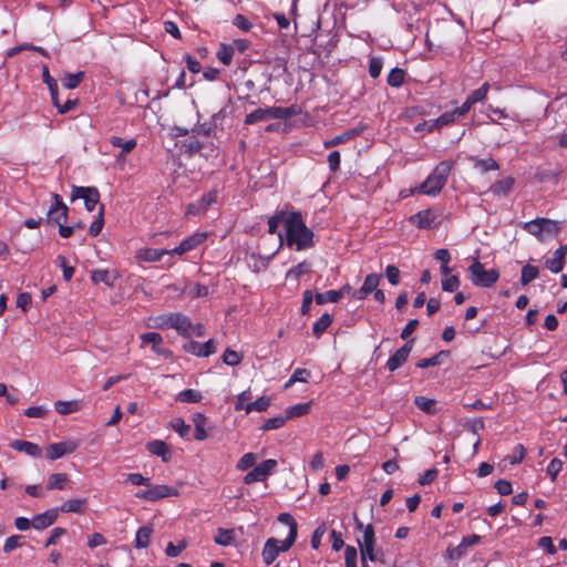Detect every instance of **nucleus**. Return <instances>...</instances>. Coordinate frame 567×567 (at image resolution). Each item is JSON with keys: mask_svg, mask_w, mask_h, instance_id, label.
Listing matches in <instances>:
<instances>
[{"mask_svg": "<svg viewBox=\"0 0 567 567\" xmlns=\"http://www.w3.org/2000/svg\"><path fill=\"white\" fill-rule=\"evenodd\" d=\"M358 551L353 546H346L344 548V563L346 567H357Z\"/></svg>", "mask_w": 567, "mask_h": 567, "instance_id": "nucleus-63", "label": "nucleus"}, {"mask_svg": "<svg viewBox=\"0 0 567 567\" xmlns=\"http://www.w3.org/2000/svg\"><path fill=\"white\" fill-rule=\"evenodd\" d=\"M277 519L279 523H282L289 527V533H292V530H295L293 533L298 535V524L291 514L280 513Z\"/></svg>", "mask_w": 567, "mask_h": 567, "instance_id": "nucleus-62", "label": "nucleus"}, {"mask_svg": "<svg viewBox=\"0 0 567 567\" xmlns=\"http://www.w3.org/2000/svg\"><path fill=\"white\" fill-rule=\"evenodd\" d=\"M287 417L278 415L270 419H267L264 424L261 425L260 430L262 432L271 431V430H278L286 424Z\"/></svg>", "mask_w": 567, "mask_h": 567, "instance_id": "nucleus-55", "label": "nucleus"}, {"mask_svg": "<svg viewBox=\"0 0 567 567\" xmlns=\"http://www.w3.org/2000/svg\"><path fill=\"white\" fill-rule=\"evenodd\" d=\"M151 491V502H156L165 497H177L179 492L173 486L165 484L148 486Z\"/></svg>", "mask_w": 567, "mask_h": 567, "instance_id": "nucleus-24", "label": "nucleus"}, {"mask_svg": "<svg viewBox=\"0 0 567 567\" xmlns=\"http://www.w3.org/2000/svg\"><path fill=\"white\" fill-rule=\"evenodd\" d=\"M538 275H539L538 267L527 264L522 268L520 284L523 286H526L529 282H532L533 280H535L538 277Z\"/></svg>", "mask_w": 567, "mask_h": 567, "instance_id": "nucleus-44", "label": "nucleus"}, {"mask_svg": "<svg viewBox=\"0 0 567 567\" xmlns=\"http://www.w3.org/2000/svg\"><path fill=\"white\" fill-rule=\"evenodd\" d=\"M10 447L24 453L27 455H30L32 457H40L41 456V449L38 444L29 441L23 440H13L10 442Z\"/></svg>", "mask_w": 567, "mask_h": 567, "instance_id": "nucleus-22", "label": "nucleus"}, {"mask_svg": "<svg viewBox=\"0 0 567 567\" xmlns=\"http://www.w3.org/2000/svg\"><path fill=\"white\" fill-rule=\"evenodd\" d=\"M472 282L477 287H492L499 278L497 269L484 268V265L475 259L474 262L468 267Z\"/></svg>", "mask_w": 567, "mask_h": 567, "instance_id": "nucleus-5", "label": "nucleus"}, {"mask_svg": "<svg viewBox=\"0 0 567 567\" xmlns=\"http://www.w3.org/2000/svg\"><path fill=\"white\" fill-rule=\"evenodd\" d=\"M481 542V536L472 534L462 538L461 543L455 547H447L446 558L457 560L466 554L468 547L477 545Z\"/></svg>", "mask_w": 567, "mask_h": 567, "instance_id": "nucleus-11", "label": "nucleus"}, {"mask_svg": "<svg viewBox=\"0 0 567 567\" xmlns=\"http://www.w3.org/2000/svg\"><path fill=\"white\" fill-rule=\"evenodd\" d=\"M563 461L559 458H553L547 466V474L550 476V480L554 482L557 478V475L563 468Z\"/></svg>", "mask_w": 567, "mask_h": 567, "instance_id": "nucleus-64", "label": "nucleus"}, {"mask_svg": "<svg viewBox=\"0 0 567 567\" xmlns=\"http://www.w3.org/2000/svg\"><path fill=\"white\" fill-rule=\"evenodd\" d=\"M78 449V444L72 441L52 443L47 449V457L51 461L58 460L65 454L73 453Z\"/></svg>", "mask_w": 567, "mask_h": 567, "instance_id": "nucleus-16", "label": "nucleus"}, {"mask_svg": "<svg viewBox=\"0 0 567 567\" xmlns=\"http://www.w3.org/2000/svg\"><path fill=\"white\" fill-rule=\"evenodd\" d=\"M310 410V402L288 406L285 417L287 420L306 415Z\"/></svg>", "mask_w": 567, "mask_h": 567, "instance_id": "nucleus-43", "label": "nucleus"}, {"mask_svg": "<svg viewBox=\"0 0 567 567\" xmlns=\"http://www.w3.org/2000/svg\"><path fill=\"white\" fill-rule=\"evenodd\" d=\"M288 213L285 210H278L274 216L268 219V233L270 235L277 234L278 227L281 223L285 224V219Z\"/></svg>", "mask_w": 567, "mask_h": 567, "instance_id": "nucleus-49", "label": "nucleus"}, {"mask_svg": "<svg viewBox=\"0 0 567 567\" xmlns=\"http://www.w3.org/2000/svg\"><path fill=\"white\" fill-rule=\"evenodd\" d=\"M202 394L199 391L194 389H186L181 391L177 394V401L179 402H187V403H197L202 400Z\"/></svg>", "mask_w": 567, "mask_h": 567, "instance_id": "nucleus-47", "label": "nucleus"}, {"mask_svg": "<svg viewBox=\"0 0 567 567\" xmlns=\"http://www.w3.org/2000/svg\"><path fill=\"white\" fill-rule=\"evenodd\" d=\"M310 371L307 369L298 368L290 375L289 380L286 382L285 388H290L296 382H307L310 377Z\"/></svg>", "mask_w": 567, "mask_h": 567, "instance_id": "nucleus-52", "label": "nucleus"}, {"mask_svg": "<svg viewBox=\"0 0 567 567\" xmlns=\"http://www.w3.org/2000/svg\"><path fill=\"white\" fill-rule=\"evenodd\" d=\"M214 540L217 545L229 546L234 542V532L231 529L218 528Z\"/></svg>", "mask_w": 567, "mask_h": 567, "instance_id": "nucleus-50", "label": "nucleus"}, {"mask_svg": "<svg viewBox=\"0 0 567 567\" xmlns=\"http://www.w3.org/2000/svg\"><path fill=\"white\" fill-rule=\"evenodd\" d=\"M298 114V110L295 105L289 107H280V106H268V107H259L245 116L244 124L245 125H254L259 122H265L268 120H287Z\"/></svg>", "mask_w": 567, "mask_h": 567, "instance_id": "nucleus-3", "label": "nucleus"}, {"mask_svg": "<svg viewBox=\"0 0 567 567\" xmlns=\"http://www.w3.org/2000/svg\"><path fill=\"white\" fill-rule=\"evenodd\" d=\"M58 516H59V509L50 508L41 514L35 515L32 518V527L38 530L44 529V528L53 525L56 522Z\"/></svg>", "mask_w": 567, "mask_h": 567, "instance_id": "nucleus-18", "label": "nucleus"}, {"mask_svg": "<svg viewBox=\"0 0 567 567\" xmlns=\"http://www.w3.org/2000/svg\"><path fill=\"white\" fill-rule=\"evenodd\" d=\"M405 71L400 68H393L386 78V83L392 87H400L405 80Z\"/></svg>", "mask_w": 567, "mask_h": 567, "instance_id": "nucleus-39", "label": "nucleus"}, {"mask_svg": "<svg viewBox=\"0 0 567 567\" xmlns=\"http://www.w3.org/2000/svg\"><path fill=\"white\" fill-rule=\"evenodd\" d=\"M91 279L94 284L103 282L109 287L114 285L115 276L106 269H95L92 271Z\"/></svg>", "mask_w": 567, "mask_h": 567, "instance_id": "nucleus-36", "label": "nucleus"}, {"mask_svg": "<svg viewBox=\"0 0 567 567\" xmlns=\"http://www.w3.org/2000/svg\"><path fill=\"white\" fill-rule=\"evenodd\" d=\"M53 198H54V204L51 205V207L48 212L47 221L50 224L60 225V224L66 221L69 208L63 203V199L60 195L54 194Z\"/></svg>", "mask_w": 567, "mask_h": 567, "instance_id": "nucleus-9", "label": "nucleus"}, {"mask_svg": "<svg viewBox=\"0 0 567 567\" xmlns=\"http://www.w3.org/2000/svg\"><path fill=\"white\" fill-rule=\"evenodd\" d=\"M154 327L157 329L173 328L183 337H190L193 328L190 319L181 312H171L154 318Z\"/></svg>", "mask_w": 567, "mask_h": 567, "instance_id": "nucleus-4", "label": "nucleus"}, {"mask_svg": "<svg viewBox=\"0 0 567 567\" xmlns=\"http://www.w3.org/2000/svg\"><path fill=\"white\" fill-rule=\"evenodd\" d=\"M278 463L274 458H268L259 463L244 476V483L249 485L256 482H265L270 476Z\"/></svg>", "mask_w": 567, "mask_h": 567, "instance_id": "nucleus-6", "label": "nucleus"}, {"mask_svg": "<svg viewBox=\"0 0 567 567\" xmlns=\"http://www.w3.org/2000/svg\"><path fill=\"white\" fill-rule=\"evenodd\" d=\"M474 166H475V168L480 169L482 173L499 169L498 163L491 157L489 158H474Z\"/></svg>", "mask_w": 567, "mask_h": 567, "instance_id": "nucleus-48", "label": "nucleus"}, {"mask_svg": "<svg viewBox=\"0 0 567 567\" xmlns=\"http://www.w3.org/2000/svg\"><path fill=\"white\" fill-rule=\"evenodd\" d=\"M341 299V293L337 290H328L326 292H317L315 301L317 305H324L327 302H338Z\"/></svg>", "mask_w": 567, "mask_h": 567, "instance_id": "nucleus-45", "label": "nucleus"}, {"mask_svg": "<svg viewBox=\"0 0 567 567\" xmlns=\"http://www.w3.org/2000/svg\"><path fill=\"white\" fill-rule=\"evenodd\" d=\"M110 143L114 147H120L123 150L124 153H130L136 147V140L131 138L127 141H124L123 138L118 136H112L110 138Z\"/></svg>", "mask_w": 567, "mask_h": 567, "instance_id": "nucleus-51", "label": "nucleus"}, {"mask_svg": "<svg viewBox=\"0 0 567 567\" xmlns=\"http://www.w3.org/2000/svg\"><path fill=\"white\" fill-rule=\"evenodd\" d=\"M410 223L420 229H431L436 225V215L431 209L420 210L410 217Z\"/></svg>", "mask_w": 567, "mask_h": 567, "instance_id": "nucleus-17", "label": "nucleus"}, {"mask_svg": "<svg viewBox=\"0 0 567 567\" xmlns=\"http://www.w3.org/2000/svg\"><path fill=\"white\" fill-rule=\"evenodd\" d=\"M355 527L363 532L362 540H358L359 548H360V554H362V548L364 549L365 536H367V533H368L369 529L371 530V535H372V537H371V548H372V550H377L375 549V533H374L373 526L371 524L364 526L362 522H360L359 519L355 518Z\"/></svg>", "mask_w": 567, "mask_h": 567, "instance_id": "nucleus-38", "label": "nucleus"}, {"mask_svg": "<svg viewBox=\"0 0 567 567\" xmlns=\"http://www.w3.org/2000/svg\"><path fill=\"white\" fill-rule=\"evenodd\" d=\"M22 539H23V536H21V535H13V536L8 537L3 545V551L6 554H9L12 550L21 547L23 544Z\"/></svg>", "mask_w": 567, "mask_h": 567, "instance_id": "nucleus-60", "label": "nucleus"}, {"mask_svg": "<svg viewBox=\"0 0 567 567\" xmlns=\"http://www.w3.org/2000/svg\"><path fill=\"white\" fill-rule=\"evenodd\" d=\"M217 59L224 64L229 65L234 56V48L228 44H220L217 53Z\"/></svg>", "mask_w": 567, "mask_h": 567, "instance_id": "nucleus-54", "label": "nucleus"}, {"mask_svg": "<svg viewBox=\"0 0 567 567\" xmlns=\"http://www.w3.org/2000/svg\"><path fill=\"white\" fill-rule=\"evenodd\" d=\"M68 482V475L64 473H54L49 476L48 489H64Z\"/></svg>", "mask_w": 567, "mask_h": 567, "instance_id": "nucleus-41", "label": "nucleus"}, {"mask_svg": "<svg viewBox=\"0 0 567 567\" xmlns=\"http://www.w3.org/2000/svg\"><path fill=\"white\" fill-rule=\"evenodd\" d=\"M456 115L454 114V111L445 112L442 115H440L437 118L433 120L429 126V132H433L434 130H439L443 126H447L455 122Z\"/></svg>", "mask_w": 567, "mask_h": 567, "instance_id": "nucleus-33", "label": "nucleus"}, {"mask_svg": "<svg viewBox=\"0 0 567 567\" xmlns=\"http://www.w3.org/2000/svg\"><path fill=\"white\" fill-rule=\"evenodd\" d=\"M193 423L195 426L194 437L197 441H204L207 439L206 424L207 417L203 413H195L193 415Z\"/></svg>", "mask_w": 567, "mask_h": 567, "instance_id": "nucleus-26", "label": "nucleus"}, {"mask_svg": "<svg viewBox=\"0 0 567 567\" xmlns=\"http://www.w3.org/2000/svg\"><path fill=\"white\" fill-rule=\"evenodd\" d=\"M270 405V398L268 396H260L254 402L247 403L245 406V412L249 414L252 411L257 412H264L266 411Z\"/></svg>", "mask_w": 567, "mask_h": 567, "instance_id": "nucleus-42", "label": "nucleus"}, {"mask_svg": "<svg viewBox=\"0 0 567 567\" xmlns=\"http://www.w3.org/2000/svg\"><path fill=\"white\" fill-rule=\"evenodd\" d=\"M333 318L329 313H323L312 326V333L316 338H320L331 326Z\"/></svg>", "mask_w": 567, "mask_h": 567, "instance_id": "nucleus-31", "label": "nucleus"}, {"mask_svg": "<svg viewBox=\"0 0 567 567\" xmlns=\"http://www.w3.org/2000/svg\"><path fill=\"white\" fill-rule=\"evenodd\" d=\"M414 404L423 412L427 414H435L436 410V401L423 395H417L414 398Z\"/></svg>", "mask_w": 567, "mask_h": 567, "instance_id": "nucleus-35", "label": "nucleus"}, {"mask_svg": "<svg viewBox=\"0 0 567 567\" xmlns=\"http://www.w3.org/2000/svg\"><path fill=\"white\" fill-rule=\"evenodd\" d=\"M83 199L86 210H94L100 202V192L94 186H73L71 190V200Z\"/></svg>", "mask_w": 567, "mask_h": 567, "instance_id": "nucleus-7", "label": "nucleus"}, {"mask_svg": "<svg viewBox=\"0 0 567 567\" xmlns=\"http://www.w3.org/2000/svg\"><path fill=\"white\" fill-rule=\"evenodd\" d=\"M382 276L379 274H369L365 276L362 287L352 293V297L357 300H364L368 296L378 289Z\"/></svg>", "mask_w": 567, "mask_h": 567, "instance_id": "nucleus-15", "label": "nucleus"}, {"mask_svg": "<svg viewBox=\"0 0 567 567\" xmlns=\"http://www.w3.org/2000/svg\"><path fill=\"white\" fill-rule=\"evenodd\" d=\"M315 234L307 227L302 214L298 210L289 212L285 219V240L289 248L297 251L307 250L315 246Z\"/></svg>", "mask_w": 567, "mask_h": 567, "instance_id": "nucleus-1", "label": "nucleus"}, {"mask_svg": "<svg viewBox=\"0 0 567 567\" xmlns=\"http://www.w3.org/2000/svg\"><path fill=\"white\" fill-rule=\"evenodd\" d=\"M181 148L188 156H193L202 151L203 143H200L195 136H192L189 140L182 143Z\"/></svg>", "mask_w": 567, "mask_h": 567, "instance_id": "nucleus-46", "label": "nucleus"}, {"mask_svg": "<svg viewBox=\"0 0 567 567\" xmlns=\"http://www.w3.org/2000/svg\"><path fill=\"white\" fill-rule=\"evenodd\" d=\"M371 530L369 529L365 536L364 549L362 548L361 555V567H369L368 560L373 563L384 564V553L383 550H372L371 548Z\"/></svg>", "mask_w": 567, "mask_h": 567, "instance_id": "nucleus-14", "label": "nucleus"}, {"mask_svg": "<svg viewBox=\"0 0 567 567\" xmlns=\"http://www.w3.org/2000/svg\"><path fill=\"white\" fill-rule=\"evenodd\" d=\"M184 350L193 355L207 358L216 352V342L214 339H209L205 343L190 340L184 344Z\"/></svg>", "mask_w": 567, "mask_h": 567, "instance_id": "nucleus-12", "label": "nucleus"}, {"mask_svg": "<svg viewBox=\"0 0 567 567\" xmlns=\"http://www.w3.org/2000/svg\"><path fill=\"white\" fill-rule=\"evenodd\" d=\"M243 360V355L231 349H226L223 354V362L227 365L236 367Z\"/></svg>", "mask_w": 567, "mask_h": 567, "instance_id": "nucleus-58", "label": "nucleus"}, {"mask_svg": "<svg viewBox=\"0 0 567 567\" xmlns=\"http://www.w3.org/2000/svg\"><path fill=\"white\" fill-rule=\"evenodd\" d=\"M85 73L83 71H79L76 73H66L62 78V85L68 90H73L80 85L83 81Z\"/></svg>", "mask_w": 567, "mask_h": 567, "instance_id": "nucleus-37", "label": "nucleus"}, {"mask_svg": "<svg viewBox=\"0 0 567 567\" xmlns=\"http://www.w3.org/2000/svg\"><path fill=\"white\" fill-rule=\"evenodd\" d=\"M452 161L440 162L426 179L415 189L416 193L436 196L447 182L449 175L453 168Z\"/></svg>", "mask_w": 567, "mask_h": 567, "instance_id": "nucleus-2", "label": "nucleus"}, {"mask_svg": "<svg viewBox=\"0 0 567 567\" xmlns=\"http://www.w3.org/2000/svg\"><path fill=\"white\" fill-rule=\"evenodd\" d=\"M141 340L143 344H152V349L157 354H164L165 350L161 347L163 343V338L157 332H147L141 336Z\"/></svg>", "mask_w": 567, "mask_h": 567, "instance_id": "nucleus-27", "label": "nucleus"}, {"mask_svg": "<svg viewBox=\"0 0 567 567\" xmlns=\"http://www.w3.org/2000/svg\"><path fill=\"white\" fill-rule=\"evenodd\" d=\"M168 249H158V248H141L136 251V259L143 262H155L159 261L163 256L172 255Z\"/></svg>", "mask_w": 567, "mask_h": 567, "instance_id": "nucleus-20", "label": "nucleus"}, {"mask_svg": "<svg viewBox=\"0 0 567 567\" xmlns=\"http://www.w3.org/2000/svg\"><path fill=\"white\" fill-rule=\"evenodd\" d=\"M217 190H210L204 194L198 200L187 205L186 214L197 216L204 214L213 204L217 202Z\"/></svg>", "mask_w": 567, "mask_h": 567, "instance_id": "nucleus-10", "label": "nucleus"}, {"mask_svg": "<svg viewBox=\"0 0 567 567\" xmlns=\"http://www.w3.org/2000/svg\"><path fill=\"white\" fill-rule=\"evenodd\" d=\"M55 411L61 415L71 414L78 412L81 409V404L76 400L72 401H56L54 403Z\"/></svg>", "mask_w": 567, "mask_h": 567, "instance_id": "nucleus-34", "label": "nucleus"}, {"mask_svg": "<svg viewBox=\"0 0 567 567\" xmlns=\"http://www.w3.org/2000/svg\"><path fill=\"white\" fill-rule=\"evenodd\" d=\"M526 455V450L523 444H517L511 455L507 456L509 464L515 465L523 462Z\"/></svg>", "mask_w": 567, "mask_h": 567, "instance_id": "nucleus-59", "label": "nucleus"}, {"mask_svg": "<svg viewBox=\"0 0 567 567\" xmlns=\"http://www.w3.org/2000/svg\"><path fill=\"white\" fill-rule=\"evenodd\" d=\"M87 507L86 498H72L64 502L59 509L62 513H76L83 514Z\"/></svg>", "mask_w": 567, "mask_h": 567, "instance_id": "nucleus-25", "label": "nucleus"}, {"mask_svg": "<svg viewBox=\"0 0 567 567\" xmlns=\"http://www.w3.org/2000/svg\"><path fill=\"white\" fill-rule=\"evenodd\" d=\"M460 278L455 275L449 276L442 280V289L446 292H454L460 288Z\"/></svg>", "mask_w": 567, "mask_h": 567, "instance_id": "nucleus-61", "label": "nucleus"}, {"mask_svg": "<svg viewBox=\"0 0 567 567\" xmlns=\"http://www.w3.org/2000/svg\"><path fill=\"white\" fill-rule=\"evenodd\" d=\"M279 543L280 540L274 537L266 540L261 553L262 560L266 565L272 564L279 556Z\"/></svg>", "mask_w": 567, "mask_h": 567, "instance_id": "nucleus-23", "label": "nucleus"}, {"mask_svg": "<svg viewBox=\"0 0 567 567\" xmlns=\"http://www.w3.org/2000/svg\"><path fill=\"white\" fill-rule=\"evenodd\" d=\"M515 179L513 177H506L504 179L495 182L491 190L495 196H505L513 188Z\"/></svg>", "mask_w": 567, "mask_h": 567, "instance_id": "nucleus-30", "label": "nucleus"}, {"mask_svg": "<svg viewBox=\"0 0 567 567\" xmlns=\"http://www.w3.org/2000/svg\"><path fill=\"white\" fill-rule=\"evenodd\" d=\"M360 128H351L336 135L332 140L324 142V147L330 148L341 143L348 142L361 134Z\"/></svg>", "mask_w": 567, "mask_h": 567, "instance_id": "nucleus-28", "label": "nucleus"}, {"mask_svg": "<svg viewBox=\"0 0 567 567\" xmlns=\"http://www.w3.org/2000/svg\"><path fill=\"white\" fill-rule=\"evenodd\" d=\"M311 269V264L308 261H301L298 265L291 267L286 277L298 281L301 276L308 274Z\"/></svg>", "mask_w": 567, "mask_h": 567, "instance_id": "nucleus-40", "label": "nucleus"}, {"mask_svg": "<svg viewBox=\"0 0 567 567\" xmlns=\"http://www.w3.org/2000/svg\"><path fill=\"white\" fill-rule=\"evenodd\" d=\"M414 340H409L405 344L399 348L386 361V369L390 372H394L401 368L409 359L410 353L413 349Z\"/></svg>", "mask_w": 567, "mask_h": 567, "instance_id": "nucleus-8", "label": "nucleus"}, {"mask_svg": "<svg viewBox=\"0 0 567 567\" xmlns=\"http://www.w3.org/2000/svg\"><path fill=\"white\" fill-rule=\"evenodd\" d=\"M567 255V246H559L545 262L546 268L554 274H558L564 269L565 257Z\"/></svg>", "mask_w": 567, "mask_h": 567, "instance_id": "nucleus-19", "label": "nucleus"}, {"mask_svg": "<svg viewBox=\"0 0 567 567\" xmlns=\"http://www.w3.org/2000/svg\"><path fill=\"white\" fill-rule=\"evenodd\" d=\"M489 90V84L485 82L481 87L474 90L468 96L467 100L472 102V104H476L486 99Z\"/></svg>", "mask_w": 567, "mask_h": 567, "instance_id": "nucleus-57", "label": "nucleus"}, {"mask_svg": "<svg viewBox=\"0 0 567 567\" xmlns=\"http://www.w3.org/2000/svg\"><path fill=\"white\" fill-rule=\"evenodd\" d=\"M206 239H207V233H205V231L195 233V234L188 236L187 238L183 239L181 241V244L177 247H175L174 249H171L169 252H172V255L176 254V255L182 256V255L197 248Z\"/></svg>", "mask_w": 567, "mask_h": 567, "instance_id": "nucleus-13", "label": "nucleus"}, {"mask_svg": "<svg viewBox=\"0 0 567 567\" xmlns=\"http://www.w3.org/2000/svg\"><path fill=\"white\" fill-rule=\"evenodd\" d=\"M104 226V204H102L99 208V214L96 219L90 226V235L92 237H96L101 234Z\"/></svg>", "mask_w": 567, "mask_h": 567, "instance_id": "nucleus-53", "label": "nucleus"}, {"mask_svg": "<svg viewBox=\"0 0 567 567\" xmlns=\"http://www.w3.org/2000/svg\"><path fill=\"white\" fill-rule=\"evenodd\" d=\"M153 528L151 526H142L135 535V547L146 548L150 545Z\"/></svg>", "mask_w": 567, "mask_h": 567, "instance_id": "nucleus-32", "label": "nucleus"}, {"mask_svg": "<svg viewBox=\"0 0 567 567\" xmlns=\"http://www.w3.org/2000/svg\"><path fill=\"white\" fill-rule=\"evenodd\" d=\"M257 456L252 452L245 453L239 461L237 462V470L238 471H247L248 468L252 467L256 464Z\"/></svg>", "mask_w": 567, "mask_h": 567, "instance_id": "nucleus-56", "label": "nucleus"}, {"mask_svg": "<svg viewBox=\"0 0 567 567\" xmlns=\"http://www.w3.org/2000/svg\"><path fill=\"white\" fill-rule=\"evenodd\" d=\"M449 357H450V351L442 350V351L437 352L436 354H434L431 358L420 359L416 362L415 365L419 369H425V368H429V367H436V365H440L442 363V359H446Z\"/></svg>", "mask_w": 567, "mask_h": 567, "instance_id": "nucleus-29", "label": "nucleus"}, {"mask_svg": "<svg viewBox=\"0 0 567 567\" xmlns=\"http://www.w3.org/2000/svg\"><path fill=\"white\" fill-rule=\"evenodd\" d=\"M146 451L153 455L159 456L165 463L172 460V452L168 445L162 440H153L147 442Z\"/></svg>", "mask_w": 567, "mask_h": 567, "instance_id": "nucleus-21", "label": "nucleus"}]
</instances>
